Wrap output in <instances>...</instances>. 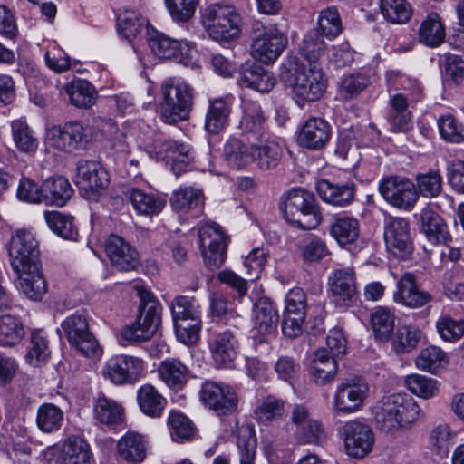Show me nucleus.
<instances>
[{
	"label": "nucleus",
	"instance_id": "1",
	"mask_svg": "<svg viewBox=\"0 0 464 464\" xmlns=\"http://www.w3.org/2000/svg\"><path fill=\"white\" fill-rule=\"evenodd\" d=\"M280 77L300 106L305 102L318 101L326 91L327 80L322 68L306 67L296 58L288 61Z\"/></svg>",
	"mask_w": 464,
	"mask_h": 464
},
{
	"label": "nucleus",
	"instance_id": "41",
	"mask_svg": "<svg viewBox=\"0 0 464 464\" xmlns=\"http://www.w3.org/2000/svg\"><path fill=\"white\" fill-rule=\"evenodd\" d=\"M330 235L340 246L354 243L360 235L358 219L348 216H338L330 226Z\"/></svg>",
	"mask_w": 464,
	"mask_h": 464
},
{
	"label": "nucleus",
	"instance_id": "50",
	"mask_svg": "<svg viewBox=\"0 0 464 464\" xmlns=\"http://www.w3.org/2000/svg\"><path fill=\"white\" fill-rule=\"evenodd\" d=\"M12 137L16 149L24 153H33L38 148V140L24 120H15L11 124Z\"/></svg>",
	"mask_w": 464,
	"mask_h": 464
},
{
	"label": "nucleus",
	"instance_id": "36",
	"mask_svg": "<svg viewBox=\"0 0 464 464\" xmlns=\"http://www.w3.org/2000/svg\"><path fill=\"white\" fill-rule=\"evenodd\" d=\"M337 372V362L334 357L328 353L326 349H318L311 363L310 374L314 382L325 385L332 382Z\"/></svg>",
	"mask_w": 464,
	"mask_h": 464
},
{
	"label": "nucleus",
	"instance_id": "55",
	"mask_svg": "<svg viewBox=\"0 0 464 464\" xmlns=\"http://www.w3.org/2000/svg\"><path fill=\"white\" fill-rule=\"evenodd\" d=\"M237 445L239 451L240 464H254L256 439L252 426L242 425L237 429Z\"/></svg>",
	"mask_w": 464,
	"mask_h": 464
},
{
	"label": "nucleus",
	"instance_id": "25",
	"mask_svg": "<svg viewBox=\"0 0 464 464\" xmlns=\"http://www.w3.org/2000/svg\"><path fill=\"white\" fill-rule=\"evenodd\" d=\"M237 82L242 87L252 88L260 92H268L274 88L276 80L261 65L256 63H246L239 71Z\"/></svg>",
	"mask_w": 464,
	"mask_h": 464
},
{
	"label": "nucleus",
	"instance_id": "45",
	"mask_svg": "<svg viewBox=\"0 0 464 464\" xmlns=\"http://www.w3.org/2000/svg\"><path fill=\"white\" fill-rule=\"evenodd\" d=\"M24 334V327L20 318L10 314L0 316V346H15L22 341Z\"/></svg>",
	"mask_w": 464,
	"mask_h": 464
},
{
	"label": "nucleus",
	"instance_id": "59",
	"mask_svg": "<svg viewBox=\"0 0 464 464\" xmlns=\"http://www.w3.org/2000/svg\"><path fill=\"white\" fill-rule=\"evenodd\" d=\"M416 366L423 371L435 372L448 363L446 353L439 347L430 345L422 349L415 360Z\"/></svg>",
	"mask_w": 464,
	"mask_h": 464
},
{
	"label": "nucleus",
	"instance_id": "14",
	"mask_svg": "<svg viewBox=\"0 0 464 464\" xmlns=\"http://www.w3.org/2000/svg\"><path fill=\"white\" fill-rule=\"evenodd\" d=\"M328 295L339 308L352 306L357 297L356 276L353 268L345 267L333 271L328 277Z\"/></svg>",
	"mask_w": 464,
	"mask_h": 464
},
{
	"label": "nucleus",
	"instance_id": "22",
	"mask_svg": "<svg viewBox=\"0 0 464 464\" xmlns=\"http://www.w3.org/2000/svg\"><path fill=\"white\" fill-rule=\"evenodd\" d=\"M208 346L216 367H230L237 354L238 342L232 331L225 330L215 333Z\"/></svg>",
	"mask_w": 464,
	"mask_h": 464
},
{
	"label": "nucleus",
	"instance_id": "39",
	"mask_svg": "<svg viewBox=\"0 0 464 464\" xmlns=\"http://www.w3.org/2000/svg\"><path fill=\"white\" fill-rule=\"evenodd\" d=\"M65 92L72 105L81 109L91 108L98 98L95 87L87 80H74L66 84Z\"/></svg>",
	"mask_w": 464,
	"mask_h": 464
},
{
	"label": "nucleus",
	"instance_id": "46",
	"mask_svg": "<svg viewBox=\"0 0 464 464\" xmlns=\"http://www.w3.org/2000/svg\"><path fill=\"white\" fill-rule=\"evenodd\" d=\"M325 51L326 44L317 29L307 32L299 46L300 55L310 63V66L316 65Z\"/></svg>",
	"mask_w": 464,
	"mask_h": 464
},
{
	"label": "nucleus",
	"instance_id": "37",
	"mask_svg": "<svg viewBox=\"0 0 464 464\" xmlns=\"http://www.w3.org/2000/svg\"><path fill=\"white\" fill-rule=\"evenodd\" d=\"M125 196L131 202L134 209L141 215H157L165 207L166 201L161 197L152 193L131 188L125 192Z\"/></svg>",
	"mask_w": 464,
	"mask_h": 464
},
{
	"label": "nucleus",
	"instance_id": "2",
	"mask_svg": "<svg viewBox=\"0 0 464 464\" xmlns=\"http://www.w3.org/2000/svg\"><path fill=\"white\" fill-rule=\"evenodd\" d=\"M201 21L208 35L218 42H230L241 34V14L227 1L212 3L203 8Z\"/></svg>",
	"mask_w": 464,
	"mask_h": 464
},
{
	"label": "nucleus",
	"instance_id": "10",
	"mask_svg": "<svg viewBox=\"0 0 464 464\" xmlns=\"http://www.w3.org/2000/svg\"><path fill=\"white\" fill-rule=\"evenodd\" d=\"M199 398L204 406L218 416H227L236 412L239 401L235 388L209 380L202 383Z\"/></svg>",
	"mask_w": 464,
	"mask_h": 464
},
{
	"label": "nucleus",
	"instance_id": "28",
	"mask_svg": "<svg viewBox=\"0 0 464 464\" xmlns=\"http://www.w3.org/2000/svg\"><path fill=\"white\" fill-rule=\"evenodd\" d=\"M59 459L63 464H93L94 458L89 443L82 437L69 436L62 444Z\"/></svg>",
	"mask_w": 464,
	"mask_h": 464
},
{
	"label": "nucleus",
	"instance_id": "16",
	"mask_svg": "<svg viewBox=\"0 0 464 464\" xmlns=\"http://www.w3.org/2000/svg\"><path fill=\"white\" fill-rule=\"evenodd\" d=\"M155 150L161 159L168 161L177 177L186 172L195 159L193 148L181 140H158L155 141Z\"/></svg>",
	"mask_w": 464,
	"mask_h": 464
},
{
	"label": "nucleus",
	"instance_id": "17",
	"mask_svg": "<svg viewBox=\"0 0 464 464\" xmlns=\"http://www.w3.org/2000/svg\"><path fill=\"white\" fill-rule=\"evenodd\" d=\"M367 392L368 385L362 377L346 379L336 389L334 399V409L343 413L357 411L362 406Z\"/></svg>",
	"mask_w": 464,
	"mask_h": 464
},
{
	"label": "nucleus",
	"instance_id": "48",
	"mask_svg": "<svg viewBox=\"0 0 464 464\" xmlns=\"http://www.w3.org/2000/svg\"><path fill=\"white\" fill-rule=\"evenodd\" d=\"M45 221L48 227L64 239L76 240L78 230L74 225V218L59 211H45Z\"/></svg>",
	"mask_w": 464,
	"mask_h": 464
},
{
	"label": "nucleus",
	"instance_id": "7",
	"mask_svg": "<svg viewBox=\"0 0 464 464\" xmlns=\"http://www.w3.org/2000/svg\"><path fill=\"white\" fill-rule=\"evenodd\" d=\"M378 189L387 203L401 210L411 211L418 201L415 182L405 176L384 177Z\"/></svg>",
	"mask_w": 464,
	"mask_h": 464
},
{
	"label": "nucleus",
	"instance_id": "3",
	"mask_svg": "<svg viewBox=\"0 0 464 464\" xmlns=\"http://www.w3.org/2000/svg\"><path fill=\"white\" fill-rule=\"evenodd\" d=\"M140 297L139 316L136 322L122 330L125 340L140 342L150 339L161 324L162 306L154 295L144 286L135 287Z\"/></svg>",
	"mask_w": 464,
	"mask_h": 464
},
{
	"label": "nucleus",
	"instance_id": "42",
	"mask_svg": "<svg viewBox=\"0 0 464 464\" xmlns=\"http://www.w3.org/2000/svg\"><path fill=\"white\" fill-rule=\"evenodd\" d=\"M418 35L420 42L430 47H437L444 42L445 27L438 14H428L420 24Z\"/></svg>",
	"mask_w": 464,
	"mask_h": 464
},
{
	"label": "nucleus",
	"instance_id": "11",
	"mask_svg": "<svg viewBox=\"0 0 464 464\" xmlns=\"http://www.w3.org/2000/svg\"><path fill=\"white\" fill-rule=\"evenodd\" d=\"M62 329L69 343L82 355L93 357L100 351L99 343L91 333L86 315L75 314L62 323Z\"/></svg>",
	"mask_w": 464,
	"mask_h": 464
},
{
	"label": "nucleus",
	"instance_id": "61",
	"mask_svg": "<svg viewBox=\"0 0 464 464\" xmlns=\"http://www.w3.org/2000/svg\"><path fill=\"white\" fill-rule=\"evenodd\" d=\"M342 22L337 9L334 6L321 11L318 17V31L329 40L337 37L342 33Z\"/></svg>",
	"mask_w": 464,
	"mask_h": 464
},
{
	"label": "nucleus",
	"instance_id": "53",
	"mask_svg": "<svg viewBox=\"0 0 464 464\" xmlns=\"http://www.w3.org/2000/svg\"><path fill=\"white\" fill-rule=\"evenodd\" d=\"M148 44L154 55L160 59L174 58L181 50L179 41L158 32L149 37Z\"/></svg>",
	"mask_w": 464,
	"mask_h": 464
},
{
	"label": "nucleus",
	"instance_id": "27",
	"mask_svg": "<svg viewBox=\"0 0 464 464\" xmlns=\"http://www.w3.org/2000/svg\"><path fill=\"white\" fill-rule=\"evenodd\" d=\"M420 229L433 244H447L450 235L444 219L431 207H425L420 213Z\"/></svg>",
	"mask_w": 464,
	"mask_h": 464
},
{
	"label": "nucleus",
	"instance_id": "47",
	"mask_svg": "<svg viewBox=\"0 0 464 464\" xmlns=\"http://www.w3.org/2000/svg\"><path fill=\"white\" fill-rule=\"evenodd\" d=\"M243 112L240 128L246 132L261 134L265 128L266 117L260 104L251 100H245Z\"/></svg>",
	"mask_w": 464,
	"mask_h": 464
},
{
	"label": "nucleus",
	"instance_id": "18",
	"mask_svg": "<svg viewBox=\"0 0 464 464\" xmlns=\"http://www.w3.org/2000/svg\"><path fill=\"white\" fill-rule=\"evenodd\" d=\"M332 137L330 123L321 117H310L300 127L297 143L310 150H323Z\"/></svg>",
	"mask_w": 464,
	"mask_h": 464
},
{
	"label": "nucleus",
	"instance_id": "60",
	"mask_svg": "<svg viewBox=\"0 0 464 464\" xmlns=\"http://www.w3.org/2000/svg\"><path fill=\"white\" fill-rule=\"evenodd\" d=\"M440 137L451 143L464 141V125L452 114L440 115L437 120Z\"/></svg>",
	"mask_w": 464,
	"mask_h": 464
},
{
	"label": "nucleus",
	"instance_id": "44",
	"mask_svg": "<svg viewBox=\"0 0 464 464\" xmlns=\"http://www.w3.org/2000/svg\"><path fill=\"white\" fill-rule=\"evenodd\" d=\"M395 315L388 308L379 306L371 315V323L375 338L380 342H387L392 338L395 327Z\"/></svg>",
	"mask_w": 464,
	"mask_h": 464
},
{
	"label": "nucleus",
	"instance_id": "12",
	"mask_svg": "<svg viewBox=\"0 0 464 464\" xmlns=\"http://www.w3.org/2000/svg\"><path fill=\"white\" fill-rule=\"evenodd\" d=\"M340 432L348 456L362 459L372 450L374 434L364 422L349 420L342 426Z\"/></svg>",
	"mask_w": 464,
	"mask_h": 464
},
{
	"label": "nucleus",
	"instance_id": "29",
	"mask_svg": "<svg viewBox=\"0 0 464 464\" xmlns=\"http://www.w3.org/2000/svg\"><path fill=\"white\" fill-rule=\"evenodd\" d=\"M255 328L260 334H274L276 331L279 314L270 298L261 297L253 307Z\"/></svg>",
	"mask_w": 464,
	"mask_h": 464
},
{
	"label": "nucleus",
	"instance_id": "51",
	"mask_svg": "<svg viewBox=\"0 0 464 464\" xmlns=\"http://www.w3.org/2000/svg\"><path fill=\"white\" fill-rule=\"evenodd\" d=\"M415 181L418 198L420 196L432 198L439 196L442 190V176L438 169L417 174Z\"/></svg>",
	"mask_w": 464,
	"mask_h": 464
},
{
	"label": "nucleus",
	"instance_id": "56",
	"mask_svg": "<svg viewBox=\"0 0 464 464\" xmlns=\"http://www.w3.org/2000/svg\"><path fill=\"white\" fill-rule=\"evenodd\" d=\"M380 9L383 17L393 24H404L412 14L411 6L406 0H381Z\"/></svg>",
	"mask_w": 464,
	"mask_h": 464
},
{
	"label": "nucleus",
	"instance_id": "20",
	"mask_svg": "<svg viewBox=\"0 0 464 464\" xmlns=\"http://www.w3.org/2000/svg\"><path fill=\"white\" fill-rule=\"evenodd\" d=\"M53 146L65 152L84 149L89 141V129L79 121L66 122L53 130Z\"/></svg>",
	"mask_w": 464,
	"mask_h": 464
},
{
	"label": "nucleus",
	"instance_id": "57",
	"mask_svg": "<svg viewBox=\"0 0 464 464\" xmlns=\"http://www.w3.org/2000/svg\"><path fill=\"white\" fill-rule=\"evenodd\" d=\"M145 19L134 10H125L118 15V33L123 38L131 42L142 30Z\"/></svg>",
	"mask_w": 464,
	"mask_h": 464
},
{
	"label": "nucleus",
	"instance_id": "43",
	"mask_svg": "<svg viewBox=\"0 0 464 464\" xmlns=\"http://www.w3.org/2000/svg\"><path fill=\"white\" fill-rule=\"evenodd\" d=\"M223 153L228 165L242 169L254 160V144L249 147L240 140L231 138L225 144Z\"/></svg>",
	"mask_w": 464,
	"mask_h": 464
},
{
	"label": "nucleus",
	"instance_id": "58",
	"mask_svg": "<svg viewBox=\"0 0 464 464\" xmlns=\"http://www.w3.org/2000/svg\"><path fill=\"white\" fill-rule=\"evenodd\" d=\"M122 408L115 401L104 396L99 397L94 406L95 418L103 424L112 425L121 422Z\"/></svg>",
	"mask_w": 464,
	"mask_h": 464
},
{
	"label": "nucleus",
	"instance_id": "8",
	"mask_svg": "<svg viewBox=\"0 0 464 464\" xmlns=\"http://www.w3.org/2000/svg\"><path fill=\"white\" fill-rule=\"evenodd\" d=\"M8 254L14 271H28L30 267L41 265L38 241L28 230L18 229L12 235Z\"/></svg>",
	"mask_w": 464,
	"mask_h": 464
},
{
	"label": "nucleus",
	"instance_id": "62",
	"mask_svg": "<svg viewBox=\"0 0 464 464\" xmlns=\"http://www.w3.org/2000/svg\"><path fill=\"white\" fill-rule=\"evenodd\" d=\"M440 336L446 342L455 343L464 335V319H454L450 315H441L436 322Z\"/></svg>",
	"mask_w": 464,
	"mask_h": 464
},
{
	"label": "nucleus",
	"instance_id": "23",
	"mask_svg": "<svg viewBox=\"0 0 464 464\" xmlns=\"http://www.w3.org/2000/svg\"><path fill=\"white\" fill-rule=\"evenodd\" d=\"M75 183L80 189L98 192L108 187L110 178L106 169L99 162L82 160L77 164Z\"/></svg>",
	"mask_w": 464,
	"mask_h": 464
},
{
	"label": "nucleus",
	"instance_id": "34",
	"mask_svg": "<svg viewBox=\"0 0 464 464\" xmlns=\"http://www.w3.org/2000/svg\"><path fill=\"white\" fill-rule=\"evenodd\" d=\"M403 402L401 393L384 396L375 412V419L381 430L389 432L399 428V406Z\"/></svg>",
	"mask_w": 464,
	"mask_h": 464
},
{
	"label": "nucleus",
	"instance_id": "40",
	"mask_svg": "<svg viewBox=\"0 0 464 464\" xmlns=\"http://www.w3.org/2000/svg\"><path fill=\"white\" fill-rule=\"evenodd\" d=\"M283 149L275 140H265L254 144V160L262 170L276 169L281 162Z\"/></svg>",
	"mask_w": 464,
	"mask_h": 464
},
{
	"label": "nucleus",
	"instance_id": "15",
	"mask_svg": "<svg viewBox=\"0 0 464 464\" xmlns=\"http://www.w3.org/2000/svg\"><path fill=\"white\" fill-rule=\"evenodd\" d=\"M144 362L141 359L126 354L111 357L102 369V375L116 385L134 383L142 374Z\"/></svg>",
	"mask_w": 464,
	"mask_h": 464
},
{
	"label": "nucleus",
	"instance_id": "21",
	"mask_svg": "<svg viewBox=\"0 0 464 464\" xmlns=\"http://www.w3.org/2000/svg\"><path fill=\"white\" fill-rule=\"evenodd\" d=\"M233 99L230 96L209 98L205 113V130L212 135L219 134L229 124Z\"/></svg>",
	"mask_w": 464,
	"mask_h": 464
},
{
	"label": "nucleus",
	"instance_id": "9",
	"mask_svg": "<svg viewBox=\"0 0 464 464\" xmlns=\"http://www.w3.org/2000/svg\"><path fill=\"white\" fill-rule=\"evenodd\" d=\"M198 241L204 262L208 269L219 268L227 258L228 237L216 223L206 224L198 230Z\"/></svg>",
	"mask_w": 464,
	"mask_h": 464
},
{
	"label": "nucleus",
	"instance_id": "4",
	"mask_svg": "<svg viewBox=\"0 0 464 464\" xmlns=\"http://www.w3.org/2000/svg\"><path fill=\"white\" fill-rule=\"evenodd\" d=\"M287 223L302 230L316 228L321 223V213L314 196L306 190L293 188L281 207Z\"/></svg>",
	"mask_w": 464,
	"mask_h": 464
},
{
	"label": "nucleus",
	"instance_id": "38",
	"mask_svg": "<svg viewBox=\"0 0 464 464\" xmlns=\"http://www.w3.org/2000/svg\"><path fill=\"white\" fill-rule=\"evenodd\" d=\"M140 411L149 417H160L167 405V400L151 384L142 385L137 392Z\"/></svg>",
	"mask_w": 464,
	"mask_h": 464
},
{
	"label": "nucleus",
	"instance_id": "24",
	"mask_svg": "<svg viewBox=\"0 0 464 464\" xmlns=\"http://www.w3.org/2000/svg\"><path fill=\"white\" fill-rule=\"evenodd\" d=\"M396 303L411 308H418L427 304L432 300V296L418 289L415 276L411 273H404L397 282V289L393 294Z\"/></svg>",
	"mask_w": 464,
	"mask_h": 464
},
{
	"label": "nucleus",
	"instance_id": "6",
	"mask_svg": "<svg viewBox=\"0 0 464 464\" xmlns=\"http://www.w3.org/2000/svg\"><path fill=\"white\" fill-rule=\"evenodd\" d=\"M287 44V37L275 25H253L252 55L264 63H274Z\"/></svg>",
	"mask_w": 464,
	"mask_h": 464
},
{
	"label": "nucleus",
	"instance_id": "26",
	"mask_svg": "<svg viewBox=\"0 0 464 464\" xmlns=\"http://www.w3.org/2000/svg\"><path fill=\"white\" fill-rule=\"evenodd\" d=\"M355 189L356 186L353 181L334 184L322 179L316 186L318 195L324 202L342 208L353 201Z\"/></svg>",
	"mask_w": 464,
	"mask_h": 464
},
{
	"label": "nucleus",
	"instance_id": "35",
	"mask_svg": "<svg viewBox=\"0 0 464 464\" xmlns=\"http://www.w3.org/2000/svg\"><path fill=\"white\" fill-rule=\"evenodd\" d=\"M203 193L194 188H180L174 191L170 198L172 208L180 213L192 212L193 217H198L203 209Z\"/></svg>",
	"mask_w": 464,
	"mask_h": 464
},
{
	"label": "nucleus",
	"instance_id": "63",
	"mask_svg": "<svg viewBox=\"0 0 464 464\" xmlns=\"http://www.w3.org/2000/svg\"><path fill=\"white\" fill-rule=\"evenodd\" d=\"M367 75L354 72L343 77L339 87V93L344 100H352L357 97L369 85Z\"/></svg>",
	"mask_w": 464,
	"mask_h": 464
},
{
	"label": "nucleus",
	"instance_id": "32",
	"mask_svg": "<svg viewBox=\"0 0 464 464\" xmlns=\"http://www.w3.org/2000/svg\"><path fill=\"white\" fill-rule=\"evenodd\" d=\"M160 380L170 389L179 391L187 384L190 371L187 365L177 359H167L158 368Z\"/></svg>",
	"mask_w": 464,
	"mask_h": 464
},
{
	"label": "nucleus",
	"instance_id": "64",
	"mask_svg": "<svg viewBox=\"0 0 464 464\" xmlns=\"http://www.w3.org/2000/svg\"><path fill=\"white\" fill-rule=\"evenodd\" d=\"M50 356V350L46 336L41 330H35L31 334V345L26 354V360L33 365L46 361Z\"/></svg>",
	"mask_w": 464,
	"mask_h": 464
},
{
	"label": "nucleus",
	"instance_id": "19",
	"mask_svg": "<svg viewBox=\"0 0 464 464\" xmlns=\"http://www.w3.org/2000/svg\"><path fill=\"white\" fill-rule=\"evenodd\" d=\"M107 256L112 266L119 271H131L140 266L138 251L122 237L112 235L105 245Z\"/></svg>",
	"mask_w": 464,
	"mask_h": 464
},
{
	"label": "nucleus",
	"instance_id": "31",
	"mask_svg": "<svg viewBox=\"0 0 464 464\" xmlns=\"http://www.w3.org/2000/svg\"><path fill=\"white\" fill-rule=\"evenodd\" d=\"M43 202L56 207L64 206L73 195V188L69 180L63 176L46 179L42 184Z\"/></svg>",
	"mask_w": 464,
	"mask_h": 464
},
{
	"label": "nucleus",
	"instance_id": "13",
	"mask_svg": "<svg viewBox=\"0 0 464 464\" xmlns=\"http://www.w3.org/2000/svg\"><path fill=\"white\" fill-rule=\"evenodd\" d=\"M384 241L388 252L399 259H408L413 251L408 219L389 217L384 225Z\"/></svg>",
	"mask_w": 464,
	"mask_h": 464
},
{
	"label": "nucleus",
	"instance_id": "54",
	"mask_svg": "<svg viewBox=\"0 0 464 464\" xmlns=\"http://www.w3.org/2000/svg\"><path fill=\"white\" fill-rule=\"evenodd\" d=\"M170 310L174 324L200 319L198 305L192 296L177 295L170 304Z\"/></svg>",
	"mask_w": 464,
	"mask_h": 464
},
{
	"label": "nucleus",
	"instance_id": "30",
	"mask_svg": "<svg viewBox=\"0 0 464 464\" xmlns=\"http://www.w3.org/2000/svg\"><path fill=\"white\" fill-rule=\"evenodd\" d=\"M19 278L22 293L33 301L41 300L47 293V282L42 272V266L30 267L28 271H14Z\"/></svg>",
	"mask_w": 464,
	"mask_h": 464
},
{
	"label": "nucleus",
	"instance_id": "33",
	"mask_svg": "<svg viewBox=\"0 0 464 464\" xmlns=\"http://www.w3.org/2000/svg\"><path fill=\"white\" fill-rule=\"evenodd\" d=\"M148 441L137 432L126 433L117 444L119 456L130 463H140L147 455Z\"/></svg>",
	"mask_w": 464,
	"mask_h": 464
},
{
	"label": "nucleus",
	"instance_id": "49",
	"mask_svg": "<svg viewBox=\"0 0 464 464\" xmlns=\"http://www.w3.org/2000/svg\"><path fill=\"white\" fill-rule=\"evenodd\" d=\"M63 421V412L53 403H44L37 410L36 425L45 433L55 432L60 430Z\"/></svg>",
	"mask_w": 464,
	"mask_h": 464
},
{
	"label": "nucleus",
	"instance_id": "52",
	"mask_svg": "<svg viewBox=\"0 0 464 464\" xmlns=\"http://www.w3.org/2000/svg\"><path fill=\"white\" fill-rule=\"evenodd\" d=\"M421 332L411 325H401L397 328L392 338V349L397 353H408L413 351L420 339Z\"/></svg>",
	"mask_w": 464,
	"mask_h": 464
},
{
	"label": "nucleus",
	"instance_id": "5",
	"mask_svg": "<svg viewBox=\"0 0 464 464\" xmlns=\"http://www.w3.org/2000/svg\"><path fill=\"white\" fill-rule=\"evenodd\" d=\"M160 117L168 124L188 119L193 106V89L186 82L177 85L165 82L161 85Z\"/></svg>",
	"mask_w": 464,
	"mask_h": 464
}]
</instances>
